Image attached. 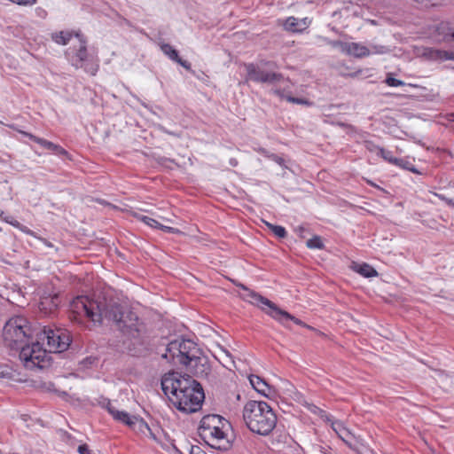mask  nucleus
Returning a JSON list of instances; mask_svg holds the SVG:
<instances>
[{
	"label": "nucleus",
	"mask_w": 454,
	"mask_h": 454,
	"mask_svg": "<svg viewBox=\"0 0 454 454\" xmlns=\"http://www.w3.org/2000/svg\"><path fill=\"white\" fill-rule=\"evenodd\" d=\"M70 310L72 318L78 322L83 317L94 323H100L103 318L114 321L117 328L130 341L128 348L135 356L146 349L149 344L145 323L127 306L116 302L101 306L87 296H78L71 302Z\"/></svg>",
	"instance_id": "obj_1"
},
{
	"label": "nucleus",
	"mask_w": 454,
	"mask_h": 454,
	"mask_svg": "<svg viewBox=\"0 0 454 454\" xmlns=\"http://www.w3.org/2000/svg\"><path fill=\"white\" fill-rule=\"evenodd\" d=\"M242 413L246 426L254 434L266 436L276 427L277 415L264 401H248Z\"/></svg>",
	"instance_id": "obj_2"
},
{
	"label": "nucleus",
	"mask_w": 454,
	"mask_h": 454,
	"mask_svg": "<svg viewBox=\"0 0 454 454\" xmlns=\"http://www.w3.org/2000/svg\"><path fill=\"white\" fill-rule=\"evenodd\" d=\"M231 423L217 414L204 416L200 423L199 434L210 446L220 450H228L232 446V439L229 434Z\"/></svg>",
	"instance_id": "obj_3"
},
{
	"label": "nucleus",
	"mask_w": 454,
	"mask_h": 454,
	"mask_svg": "<svg viewBox=\"0 0 454 454\" xmlns=\"http://www.w3.org/2000/svg\"><path fill=\"white\" fill-rule=\"evenodd\" d=\"M241 287L246 291L244 299L258 307L262 311L267 314L269 317L278 322L284 327L290 329L289 321L294 322L295 325L312 329L311 326L301 321V319L291 315L287 311L279 308L276 303L269 300L268 298L261 295L260 294L250 290L245 286L241 285Z\"/></svg>",
	"instance_id": "obj_4"
},
{
	"label": "nucleus",
	"mask_w": 454,
	"mask_h": 454,
	"mask_svg": "<svg viewBox=\"0 0 454 454\" xmlns=\"http://www.w3.org/2000/svg\"><path fill=\"white\" fill-rule=\"evenodd\" d=\"M34 334L31 324L21 316L11 317L3 328L4 343L12 350H20L32 340Z\"/></svg>",
	"instance_id": "obj_5"
},
{
	"label": "nucleus",
	"mask_w": 454,
	"mask_h": 454,
	"mask_svg": "<svg viewBox=\"0 0 454 454\" xmlns=\"http://www.w3.org/2000/svg\"><path fill=\"white\" fill-rule=\"evenodd\" d=\"M193 387H200V383L191 376L175 371L165 373L161 378V389L171 403L172 397L189 394Z\"/></svg>",
	"instance_id": "obj_6"
},
{
	"label": "nucleus",
	"mask_w": 454,
	"mask_h": 454,
	"mask_svg": "<svg viewBox=\"0 0 454 454\" xmlns=\"http://www.w3.org/2000/svg\"><path fill=\"white\" fill-rule=\"evenodd\" d=\"M201 349L199 346L189 339L175 340L170 341L166 348V353L162 356L177 365L185 366L197 355H200Z\"/></svg>",
	"instance_id": "obj_7"
},
{
	"label": "nucleus",
	"mask_w": 454,
	"mask_h": 454,
	"mask_svg": "<svg viewBox=\"0 0 454 454\" xmlns=\"http://www.w3.org/2000/svg\"><path fill=\"white\" fill-rule=\"evenodd\" d=\"M20 359L28 370L43 369L51 364V356L38 340L20 349Z\"/></svg>",
	"instance_id": "obj_8"
},
{
	"label": "nucleus",
	"mask_w": 454,
	"mask_h": 454,
	"mask_svg": "<svg viewBox=\"0 0 454 454\" xmlns=\"http://www.w3.org/2000/svg\"><path fill=\"white\" fill-rule=\"evenodd\" d=\"M40 340H47L49 353H61L68 348L71 343L69 332L63 328L44 326Z\"/></svg>",
	"instance_id": "obj_9"
},
{
	"label": "nucleus",
	"mask_w": 454,
	"mask_h": 454,
	"mask_svg": "<svg viewBox=\"0 0 454 454\" xmlns=\"http://www.w3.org/2000/svg\"><path fill=\"white\" fill-rule=\"evenodd\" d=\"M188 394L181 395L180 397H172V405L184 413L196 412L201 408L205 398L202 387H193Z\"/></svg>",
	"instance_id": "obj_10"
},
{
	"label": "nucleus",
	"mask_w": 454,
	"mask_h": 454,
	"mask_svg": "<svg viewBox=\"0 0 454 454\" xmlns=\"http://www.w3.org/2000/svg\"><path fill=\"white\" fill-rule=\"evenodd\" d=\"M75 37L78 38L80 45L79 49L71 59L72 66L76 69L83 68L88 74L95 75L98 70V64L89 59L85 37L81 33H76Z\"/></svg>",
	"instance_id": "obj_11"
},
{
	"label": "nucleus",
	"mask_w": 454,
	"mask_h": 454,
	"mask_svg": "<svg viewBox=\"0 0 454 454\" xmlns=\"http://www.w3.org/2000/svg\"><path fill=\"white\" fill-rule=\"evenodd\" d=\"M244 67L247 71V82L252 81L260 83H273L284 78L282 74L262 70L254 63H246Z\"/></svg>",
	"instance_id": "obj_12"
},
{
	"label": "nucleus",
	"mask_w": 454,
	"mask_h": 454,
	"mask_svg": "<svg viewBox=\"0 0 454 454\" xmlns=\"http://www.w3.org/2000/svg\"><path fill=\"white\" fill-rule=\"evenodd\" d=\"M196 356L195 359H192L184 367L197 377H207L211 371L207 357L203 356L202 351H200V355H197Z\"/></svg>",
	"instance_id": "obj_13"
},
{
	"label": "nucleus",
	"mask_w": 454,
	"mask_h": 454,
	"mask_svg": "<svg viewBox=\"0 0 454 454\" xmlns=\"http://www.w3.org/2000/svg\"><path fill=\"white\" fill-rule=\"evenodd\" d=\"M399 88L401 91H399V97H410V98H420L424 96V91L426 88L411 84L405 83L403 81L399 80Z\"/></svg>",
	"instance_id": "obj_14"
},
{
	"label": "nucleus",
	"mask_w": 454,
	"mask_h": 454,
	"mask_svg": "<svg viewBox=\"0 0 454 454\" xmlns=\"http://www.w3.org/2000/svg\"><path fill=\"white\" fill-rule=\"evenodd\" d=\"M284 28L286 31L299 33L304 31L309 25L307 18L299 20L295 17H288L284 22Z\"/></svg>",
	"instance_id": "obj_15"
},
{
	"label": "nucleus",
	"mask_w": 454,
	"mask_h": 454,
	"mask_svg": "<svg viewBox=\"0 0 454 454\" xmlns=\"http://www.w3.org/2000/svg\"><path fill=\"white\" fill-rule=\"evenodd\" d=\"M60 298L58 294L43 296L39 301V309L44 314H50L53 312L59 306Z\"/></svg>",
	"instance_id": "obj_16"
},
{
	"label": "nucleus",
	"mask_w": 454,
	"mask_h": 454,
	"mask_svg": "<svg viewBox=\"0 0 454 454\" xmlns=\"http://www.w3.org/2000/svg\"><path fill=\"white\" fill-rule=\"evenodd\" d=\"M249 381L255 391L266 397H269L274 393V390L268 382L257 375H251L249 377Z\"/></svg>",
	"instance_id": "obj_17"
},
{
	"label": "nucleus",
	"mask_w": 454,
	"mask_h": 454,
	"mask_svg": "<svg viewBox=\"0 0 454 454\" xmlns=\"http://www.w3.org/2000/svg\"><path fill=\"white\" fill-rule=\"evenodd\" d=\"M161 51L168 56L172 61L176 62L180 66H182L186 70H191V64L187 60H184L179 57L178 51L174 49L168 43L160 44Z\"/></svg>",
	"instance_id": "obj_18"
},
{
	"label": "nucleus",
	"mask_w": 454,
	"mask_h": 454,
	"mask_svg": "<svg viewBox=\"0 0 454 454\" xmlns=\"http://www.w3.org/2000/svg\"><path fill=\"white\" fill-rule=\"evenodd\" d=\"M333 429L336 432L338 436L352 450H356V444L352 441L350 432L346 429L340 421H334L332 423Z\"/></svg>",
	"instance_id": "obj_19"
},
{
	"label": "nucleus",
	"mask_w": 454,
	"mask_h": 454,
	"mask_svg": "<svg viewBox=\"0 0 454 454\" xmlns=\"http://www.w3.org/2000/svg\"><path fill=\"white\" fill-rule=\"evenodd\" d=\"M345 54L355 58H364L371 55L370 49L359 43H348Z\"/></svg>",
	"instance_id": "obj_20"
},
{
	"label": "nucleus",
	"mask_w": 454,
	"mask_h": 454,
	"mask_svg": "<svg viewBox=\"0 0 454 454\" xmlns=\"http://www.w3.org/2000/svg\"><path fill=\"white\" fill-rule=\"evenodd\" d=\"M427 55L430 59L435 61L454 60V51L429 49Z\"/></svg>",
	"instance_id": "obj_21"
},
{
	"label": "nucleus",
	"mask_w": 454,
	"mask_h": 454,
	"mask_svg": "<svg viewBox=\"0 0 454 454\" xmlns=\"http://www.w3.org/2000/svg\"><path fill=\"white\" fill-rule=\"evenodd\" d=\"M111 415L115 420L121 421L129 427H133L138 421L137 416H131L126 411H111Z\"/></svg>",
	"instance_id": "obj_22"
},
{
	"label": "nucleus",
	"mask_w": 454,
	"mask_h": 454,
	"mask_svg": "<svg viewBox=\"0 0 454 454\" xmlns=\"http://www.w3.org/2000/svg\"><path fill=\"white\" fill-rule=\"evenodd\" d=\"M353 270L364 278L376 277L378 275L377 270L368 263H356Z\"/></svg>",
	"instance_id": "obj_23"
},
{
	"label": "nucleus",
	"mask_w": 454,
	"mask_h": 454,
	"mask_svg": "<svg viewBox=\"0 0 454 454\" xmlns=\"http://www.w3.org/2000/svg\"><path fill=\"white\" fill-rule=\"evenodd\" d=\"M77 32L73 31H59L51 35V39L56 43L60 45H67L73 36H75Z\"/></svg>",
	"instance_id": "obj_24"
},
{
	"label": "nucleus",
	"mask_w": 454,
	"mask_h": 454,
	"mask_svg": "<svg viewBox=\"0 0 454 454\" xmlns=\"http://www.w3.org/2000/svg\"><path fill=\"white\" fill-rule=\"evenodd\" d=\"M3 220L25 234L32 237H36V233L34 231L21 224L19 221L15 220L12 215H5L4 217H3Z\"/></svg>",
	"instance_id": "obj_25"
},
{
	"label": "nucleus",
	"mask_w": 454,
	"mask_h": 454,
	"mask_svg": "<svg viewBox=\"0 0 454 454\" xmlns=\"http://www.w3.org/2000/svg\"><path fill=\"white\" fill-rule=\"evenodd\" d=\"M367 148L371 152H374L377 155H380L387 161L394 163V164H397V158L393 157L391 155V152L387 151V150L378 147V146H374L373 145H367Z\"/></svg>",
	"instance_id": "obj_26"
},
{
	"label": "nucleus",
	"mask_w": 454,
	"mask_h": 454,
	"mask_svg": "<svg viewBox=\"0 0 454 454\" xmlns=\"http://www.w3.org/2000/svg\"><path fill=\"white\" fill-rule=\"evenodd\" d=\"M21 134H23L25 137H28L30 140L34 141L35 143L40 145L42 147L51 150L54 147V143L48 141L44 138L38 137L31 133L21 131Z\"/></svg>",
	"instance_id": "obj_27"
},
{
	"label": "nucleus",
	"mask_w": 454,
	"mask_h": 454,
	"mask_svg": "<svg viewBox=\"0 0 454 454\" xmlns=\"http://www.w3.org/2000/svg\"><path fill=\"white\" fill-rule=\"evenodd\" d=\"M414 158H403L399 159V168L411 171L412 173L420 174V172L415 168Z\"/></svg>",
	"instance_id": "obj_28"
},
{
	"label": "nucleus",
	"mask_w": 454,
	"mask_h": 454,
	"mask_svg": "<svg viewBox=\"0 0 454 454\" xmlns=\"http://www.w3.org/2000/svg\"><path fill=\"white\" fill-rule=\"evenodd\" d=\"M266 225L278 238L284 239L286 237L287 232L283 226L275 225L270 223H266Z\"/></svg>",
	"instance_id": "obj_29"
},
{
	"label": "nucleus",
	"mask_w": 454,
	"mask_h": 454,
	"mask_svg": "<svg viewBox=\"0 0 454 454\" xmlns=\"http://www.w3.org/2000/svg\"><path fill=\"white\" fill-rule=\"evenodd\" d=\"M307 247L310 249H323L324 243L319 236H314L307 240Z\"/></svg>",
	"instance_id": "obj_30"
},
{
	"label": "nucleus",
	"mask_w": 454,
	"mask_h": 454,
	"mask_svg": "<svg viewBox=\"0 0 454 454\" xmlns=\"http://www.w3.org/2000/svg\"><path fill=\"white\" fill-rule=\"evenodd\" d=\"M285 99L287 102L294 103V104L305 105V106H310L311 105V102H309L308 99L302 98H295V97H293V96H286Z\"/></svg>",
	"instance_id": "obj_31"
},
{
	"label": "nucleus",
	"mask_w": 454,
	"mask_h": 454,
	"mask_svg": "<svg viewBox=\"0 0 454 454\" xmlns=\"http://www.w3.org/2000/svg\"><path fill=\"white\" fill-rule=\"evenodd\" d=\"M368 48L370 49L371 54H384L388 51V48L382 45H371Z\"/></svg>",
	"instance_id": "obj_32"
},
{
	"label": "nucleus",
	"mask_w": 454,
	"mask_h": 454,
	"mask_svg": "<svg viewBox=\"0 0 454 454\" xmlns=\"http://www.w3.org/2000/svg\"><path fill=\"white\" fill-rule=\"evenodd\" d=\"M329 44L333 48L340 49L343 53H345V51H346V48L348 45V42H342V41L336 40V41H331L329 43Z\"/></svg>",
	"instance_id": "obj_33"
},
{
	"label": "nucleus",
	"mask_w": 454,
	"mask_h": 454,
	"mask_svg": "<svg viewBox=\"0 0 454 454\" xmlns=\"http://www.w3.org/2000/svg\"><path fill=\"white\" fill-rule=\"evenodd\" d=\"M51 151L57 155L64 156V157H67V158L69 157L68 152L65 148H63L62 146H60L59 145L54 144V147L51 149Z\"/></svg>",
	"instance_id": "obj_34"
},
{
	"label": "nucleus",
	"mask_w": 454,
	"mask_h": 454,
	"mask_svg": "<svg viewBox=\"0 0 454 454\" xmlns=\"http://www.w3.org/2000/svg\"><path fill=\"white\" fill-rule=\"evenodd\" d=\"M143 223L154 229H158L159 226H161V223H160L157 220L146 215L145 218H143Z\"/></svg>",
	"instance_id": "obj_35"
},
{
	"label": "nucleus",
	"mask_w": 454,
	"mask_h": 454,
	"mask_svg": "<svg viewBox=\"0 0 454 454\" xmlns=\"http://www.w3.org/2000/svg\"><path fill=\"white\" fill-rule=\"evenodd\" d=\"M269 159L276 162L279 166L285 167V160L281 156L275 153H270V155H269Z\"/></svg>",
	"instance_id": "obj_36"
},
{
	"label": "nucleus",
	"mask_w": 454,
	"mask_h": 454,
	"mask_svg": "<svg viewBox=\"0 0 454 454\" xmlns=\"http://www.w3.org/2000/svg\"><path fill=\"white\" fill-rule=\"evenodd\" d=\"M158 229L159 230H162L163 231H165L167 233L177 234V233L181 232L180 230H178L176 228L170 227V226H166V225H163V224H161V226H159Z\"/></svg>",
	"instance_id": "obj_37"
},
{
	"label": "nucleus",
	"mask_w": 454,
	"mask_h": 454,
	"mask_svg": "<svg viewBox=\"0 0 454 454\" xmlns=\"http://www.w3.org/2000/svg\"><path fill=\"white\" fill-rule=\"evenodd\" d=\"M10 375L9 368L6 365L0 364V379Z\"/></svg>",
	"instance_id": "obj_38"
},
{
	"label": "nucleus",
	"mask_w": 454,
	"mask_h": 454,
	"mask_svg": "<svg viewBox=\"0 0 454 454\" xmlns=\"http://www.w3.org/2000/svg\"><path fill=\"white\" fill-rule=\"evenodd\" d=\"M78 452L80 454H91V450L87 444H81L78 447Z\"/></svg>",
	"instance_id": "obj_39"
},
{
	"label": "nucleus",
	"mask_w": 454,
	"mask_h": 454,
	"mask_svg": "<svg viewBox=\"0 0 454 454\" xmlns=\"http://www.w3.org/2000/svg\"><path fill=\"white\" fill-rule=\"evenodd\" d=\"M385 82L387 85L392 86V87L397 86V79L395 77H392V76L387 77V79L385 80Z\"/></svg>",
	"instance_id": "obj_40"
},
{
	"label": "nucleus",
	"mask_w": 454,
	"mask_h": 454,
	"mask_svg": "<svg viewBox=\"0 0 454 454\" xmlns=\"http://www.w3.org/2000/svg\"><path fill=\"white\" fill-rule=\"evenodd\" d=\"M103 405L107 409L108 412L111 414V411H117L111 403L109 399H106L104 401Z\"/></svg>",
	"instance_id": "obj_41"
},
{
	"label": "nucleus",
	"mask_w": 454,
	"mask_h": 454,
	"mask_svg": "<svg viewBox=\"0 0 454 454\" xmlns=\"http://www.w3.org/2000/svg\"><path fill=\"white\" fill-rule=\"evenodd\" d=\"M191 454H207L200 447L192 446L191 449Z\"/></svg>",
	"instance_id": "obj_42"
},
{
	"label": "nucleus",
	"mask_w": 454,
	"mask_h": 454,
	"mask_svg": "<svg viewBox=\"0 0 454 454\" xmlns=\"http://www.w3.org/2000/svg\"><path fill=\"white\" fill-rule=\"evenodd\" d=\"M255 151L268 159H269V155H270V153H271L267 149L262 148V147H259V148L255 149Z\"/></svg>",
	"instance_id": "obj_43"
},
{
	"label": "nucleus",
	"mask_w": 454,
	"mask_h": 454,
	"mask_svg": "<svg viewBox=\"0 0 454 454\" xmlns=\"http://www.w3.org/2000/svg\"><path fill=\"white\" fill-rule=\"evenodd\" d=\"M35 239H39L41 242H43V243L46 247H51H51H54V246H53V244H52L51 241L47 240V239H44V238L39 237V236H37V235H36V237H35Z\"/></svg>",
	"instance_id": "obj_44"
},
{
	"label": "nucleus",
	"mask_w": 454,
	"mask_h": 454,
	"mask_svg": "<svg viewBox=\"0 0 454 454\" xmlns=\"http://www.w3.org/2000/svg\"><path fill=\"white\" fill-rule=\"evenodd\" d=\"M273 92L282 99H285V97L287 96L286 94H285V91L280 89L274 90Z\"/></svg>",
	"instance_id": "obj_45"
},
{
	"label": "nucleus",
	"mask_w": 454,
	"mask_h": 454,
	"mask_svg": "<svg viewBox=\"0 0 454 454\" xmlns=\"http://www.w3.org/2000/svg\"><path fill=\"white\" fill-rule=\"evenodd\" d=\"M440 198L446 202L447 205L454 207V199H449L444 196H440Z\"/></svg>",
	"instance_id": "obj_46"
},
{
	"label": "nucleus",
	"mask_w": 454,
	"mask_h": 454,
	"mask_svg": "<svg viewBox=\"0 0 454 454\" xmlns=\"http://www.w3.org/2000/svg\"><path fill=\"white\" fill-rule=\"evenodd\" d=\"M131 215H132L134 218H136L137 220L141 221V222H143V218H145V215H141V214H140V213H138V212H132V213H131Z\"/></svg>",
	"instance_id": "obj_47"
},
{
	"label": "nucleus",
	"mask_w": 454,
	"mask_h": 454,
	"mask_svg": "<svg viewBox=\"0 0 454 454\" xmlns=\"http://www.w3.org/2000/svg\"><path fill=\"white\" fill-rule=\"evenodd\" d=\"M262 64H263L264 66H267L270 68H274L277 67V64L273 61H262Z\"/></svg>",
	"instance_id": "obj_48"
},
{
	"label": "nucleus",
	"mask_w": 454,
	"mask_h": 454,
	"mask_svg": "<svg viewBox=\"0 0 454 454\" xmlns=\"http://www.w3.org/2000/svg\"><path fill=\"white\" fill-rule=\"evenodd\" d=\"M231 165L232 166H236L237 165V160L235 159H231V161H230Z\"/></svg>",
	"instance_id": "obj_49"
},
{
	"label": "nucleus",
	"mask_w": 454,
	"mask_h": 454,
	"mask_svg": "<svg viewBox=\"0 0 454 454\" xmlns=\"http://www.w3.org/2000/svg\"><path fill=\"white\" fill-rule=\"evenodd\" d=\"M4 211L0 210V217L3 219V217H4Z\"/></svg>",
	"instance_id": "obj_50"
},
{
	"label": "nucleus",
	"mask_w": 454,
	"mask_h": 454,
	"mask_svg": "<svg viewBox=\"0 0 454 454\" xmlns=\"http://www.w3.org/2000/svg\"><path fill=\"white\" fill-rule=\"evenodd\" d=\"M43 333V331H42V332H41L40 333ZM36 336H39V337H40V336H41V334H39V333H36Z\"/></svg>",
	"instance_id": "obj_51"
},
{
	"label": "nucleus",
	"mask_w": 454,
	"mask_h": 454,
	"mask_svg": "<svg viewBox=\"0 0 454 454\" xmlns=\"http://www.w3.org/2000/svg\"><path fill=\"white\" fill-rule=\"evenodd\" d=\"M451 37L454 39V32L451 34Z\"/></svg>",
	"instance_id": "obj_52"
}]
</instances>
